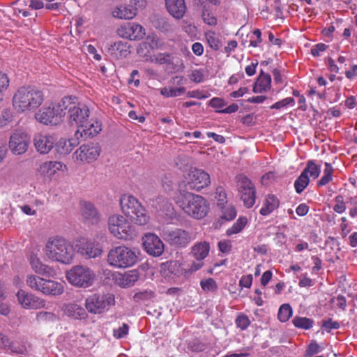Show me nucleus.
<instances>
[{
    "label": "nucleus",
    "instance_id": "2f4dec72",
    "mask_svg": "<svg viewBox=\"0 0 357 357\" xmlns=\"http://www.w3.org/2000/svg\"><path fill=\"white\" fill-rule=\"evenodd\" d=\"M209 249V243L204 241L194 245L191 253L196 259H204L208 255Z\"/></svg>",
    "mask_w": 357,
    "mask_h": 357
},
{
    "label": "nucleus",
    "instance_id": "3c124183",
    "mask_svg": "<svg viewBox=\"0 0 357 357\" xmlns=\"http://www.w3.org/2000/svg\"><path fill=\"white\" fill-rule=\"evenodd\" d=\"M128 325L127 324H123L122 326L114 330V336L118 339L123 338L128 334Z\"/></svg>",
    "mask_w": 357,
    "mask_h": 357
},
{
    "label": "nucleus",
    "instance_id": "f257e3e1",
    "mask_svg": "<svg viewBox=\"0 0 357 357\" xmlns=\"http://www.w3.org/2000/svg\"><path fill=\"white\" fill-rule=\"evenodd\" d=\"M44 101V93L35 86L20 87L13 97V105L18 112H33Z\"/></svg>",
    "mask_w": 357,
    "mask_h": 357
},
{
    "label": "nucleus",
    "instance_id": "37998d69",
    "mask_svg": "<svg viewBox=\"0 0 357 357\" xmlns=\"http://www.w3.org/2000/svg\"><path fill=\"white\" fill-rule=\"evenodd\" d=\"M207 42L209 46L214 50H218L222 46V43L218 38L215 36L214 32H208L206 34Z\"/></svg>",
    "mask_w": 357,
    "mask_h": 357
},
{
    "label": "nucleus",
    "instance_id": "e2e57ef3",
    "mask_svg": "<svg viewBox=\"0 0 357 357\" xmlns=\"http://www.w3.org/2000/svg\"><path fill=\"white\" fill-rule=\"evenodd\" d=\"M333 302L334 305L337 306L340 310H345L346 300L344 297L339 296L335 299H334Z\"/></svg>",
    "mask_w": 357,
    "mask_h": 357
},
{
    "label": "nucleus",
    "instance_id": "a878e982",
    "mask_svg": "<svg viewBox=\"0 0 357 357\" xmlns=\"http://www.w3.org/2000/svg\"><path fill=\"white\" fill-rule=\"evenodd\" d=\"M130 45L126 41H117L108 47L109 54L114 59H119L127 57L130 54Z\"/></svg>",
    "mask_w": 357,
    "mask_h": 357
},
{
    "label": "nucleus",
    "instance_id": "c03bdc74",
    "mask_svg": "<svg viewBox=\"0 0 357 357\" xmlns=\"http://www.w3.org/2000/svg\"><path fill=\"white\" fill-rule=\"evenodd\" d=\"M251 192L250 193L246 192L245 195H241V196H240V199L243 201L244 206L248 208L252 207L255 203L256 191L252 190Z\"/></svg>",
    "mask_w": 357,
    "mask_h": 357
},
{
    "label": "nucleus",
    "instance_id": "f3484780",
    "mask_svg": "<svg viewBox=\"0 0 357 357\" xmlns=\"http://www.w3.org/2000/svg\"><path fill=\"white\" fill-rule=\"evenodd\" d=\"M116 32L120 37L131 40L142 39L145 36V29L144 27L135 23H127L126 24L121 26L117 29Z\"/></svg>",
    "mask_w": 357,
    "mask_h": 357
},
{
    "label": "nucleus",
    "instance_id": "603ef678",
    "mask_svg": "<svg viewBox=\"0 0 357 357\" xmlns=\"http://www.w3.org/2000/svg\"><path fill=\"white\" fill-rule=\"evenodd\" d=\"M321 351L320 346L315 342H311L305 351L306 356H314Z\"/></svg>",
    "mask_w": 357,
    "mask_h": 357
},
{
    "label": "nucleus",
    "instance_id": "a18cd8bd",
    "mask_svg": "<svg viewBox=\"0 0 357 357\" xmlns=\"http://www.w3.org/2000/svg\"><path fill=\"white\" fill-rule=\"evenodd\" d=\"M257 82H258L259 84L261 85L263 88H265L266 91H268L271 88V77L268 74H266L264 73L263 70H261L257 78Z\"/></svg>",
    "mask_w": 357,
    "mask_h": 357
},
{
    "label": "nucleus",
    "instance_id": "1a4fd4ad",
    "mask_svg": "<svg viewBox=\"0 0 357 357\" xmlns=\"http://www.w3.org/2000/svg\"><path fill=\"white\" fill-rule=\"evenodd\" d=\"M110 232L117 238L129 240L135 235L130 223L121 215H114L108 220Z\"/></svg>",
    "mask_w": 357,
    "mask_h": 357
},
{
    "label": "nucleus",
    "instance_id": "0e129e2a",
    "mask_svg": "<svg viewBox=\"0 0 357 357\" xmlns=\"http://www.w3.org/2000/svg\"><path fill=\"white\" fill-rule=\"evenodd\" d=\"M216 194L218 195V199L220 204H223L227 202V195L222 188H217Z\"/></svg>",
    "mask_w": 357,
    "mask_h": 357
},
{
    "label": "nucleus",
    "instance_id": "ea45409f",
    "mask_svg": "<svg viewBox=\"0 0 357 357\" xmlns=\"http://www.w3.org/2000/svg\"><path fill=\"white\" fill-rule=\"evenodd\" d=\"M185 88L164 87L160 89V93L165 97H176L184 93Z\"/></svg>",
    "mask_w": 357,
    "mask_h": 357
},
{
    "label": "nucleus",
    "instance_id": "bb28decb",
    "mask_svg": "<svg viewBox=\"0 0 357 357\" xmlns=\"http://www.w3.org/2000/svg\"><path fill=\"white\" fill-rule=\"evenodd\" d=\"M160 273L164 278H173L181 275L183 270L181 268V264L178 261H169L161 264Z\"/></svg>",
    "mask_w": 357,
    "mask_h": 357
},
{
    "label": "nucleus",
    "instance_id": "13d9d810",
    "mask_svg": "<svg viewBox=\"0 0 357 357\" xmlns=\"http://www.w3.org/2000/svg\"><path fill=\"white\" fill-rule=\"evenodd\" d=\"M139 73L137 70H133L132 73H130V77L128 79V84L133 83L135 86H138L140 84V81L139 79Z\"/></svg>",
    "mask_w": 357,
    "mask_h": 357
},
{
    "label": "nucleus",
    "instance_id": "6e6d98bb",
    "mask_svg": "<svg viewBox=\"0 0 357 357\" xmlns=\"http://www.w3.org/2000/svg\"><path fill=\"white\" fill-rule=\"evenodd\" d=\"M9 86V79L6 74L0 72V91L4 93V91Z\"/></svg>",
    "mask_w": 357,
    "mask_h": 357
},
{
    "label": "nucleus",
    "instance_id": "338daca9",
    "mask_svg": "<svg viewBox=\"0 0 357 357\" xmlns=\"http://www.w3.org/2000/svg\"><path fill=\"white\" fill-rule=\"evenodd\" d=\"M272 278V272L271 271H265L261 278V284L265 287Z\"/></svg>",
    "mask_w": 357,
    "mask_h": 357
},
{
    "label": "nucleus",
    "instance_id": "de8ad7c7",
    "mask_svg": "<svg viewBox=\"0 0 357 357\" xmlns=\"http://www.w3.org/2000/svg\"><path fill=\"white\" fill-rule=\"evenodd\" d=\"M250 324V320L248 316L244 314H240L236 319V324L241 330H245Z\"/></svg>",
    "mask_w": 357,
    "mask_h": 357
},
{
    "label": "nucleus",
    "instance_id": "58836bf2",
    "mask_svg": "<svg viewBox=\"0 0 357 357\" xmlns=\"http://www.w3.org/2000/svg\"><path fill=\"white\" fill-rule=\"evenodd\" d=\"M247 224V218L245 217H240L233 226L227 230V235L231 236L241 231Z\"/></svg>",
    "mask_w": 357,
    "mask_h": 357
},
{
    "label": "nucleus",
    "instance_id": "c9c22d12",
    "mask_svg": "<svg viewBox=\"0 0 357 357\" xmlns=\"http://www.w3.org/2000/svg\"><path fill=\"white\" fill-rule=\"evenodd\" d=\"M310 178L303 172H301V175L296 178L294 182V188L296 192L301 194L304 189L309 185Z\"/></svg>",
    "mask_w": 357,
    "mask_h": 357
},
{
    "label": "nucleus",
    "instance_id": "393cba45",
    "mask_svg": "<svg viewBox=\"0 0 357 357\" xmlns=\"http://www.w3.org/2000/svg\"><path fill=\"white\" fill-rule=\"evenodd\" d=\"M165 1L167 10L173 17L177 20L183 18L187 9L184 0Z\"/></svg>",
    "mask_w": 357,
    "mask_h": 357
},
{
    "label": "nucleus",
    "instance_id": "09e8293b",
    "mask_svg": "<svg viewBox=\"0 0 357 357\" xmlns=\"http://www.w3.org/2000/svg\"><path fill=\"white\" fill-rule=\"evenodd\" d=\"M200 284L204 291H215L217 289L216 282L213 278L202 280Z\"/></svg>",
    "mask_w": 357,
    "mask_h": 357
},
{
    "label": "nucleus",
    "instance_id": "a211bd4d",
    "mask_svg": "<svg viewBox=\"0 0 357 357\" xmlns=\"http://www.w3.org/2000/svg\"><path fill=\"white\" fill-rule=\"evenodd\" d=\"M29 138L23 132L16 131L10 137L9 147L15 155H21L27 151Z\"/></svg>",
    "mask_w": 357,
    "mask_h": 357
},
{
    "label": "nucleus",
    "instance_id": "774afa93",
    "mask_svg": "<svg viewBox=\"0 0 357 357\" xmlns=\"http://www.w3.org/2000/svg\"><path fill=\"white\" fill-rule=\"evenodd\" d=\"M309 207L305 204H301L296 209V213L300 216H303L307 213Z\"/></svg>",
    "mask_w": 357,
    "mask_h": 357
},
{
    "label": "nucleus",
    "instance_id": "cd10ccee",
    "mask_svg": "<svg viewBox=\"0 0 357 357\" xmlns=\"http://www.w3.org/2000/svg\"><path fill=\"white\" fill-rule=\"evenodd\" d=\"M113 16L120 19L130 20L137 15V8L132 5L120 6L112 12Z\"/></svg>",
    "mask_w": 357,
    "mask_h": 357
},
{
    "label": "nucleus",
    "instance_id": "72a5a7b5",
    "mask_svg": "<svg viewBox=\"0 0 357 357\" xmlns=\"http://www.w3.org/2000/svg\"><path fill=\"white\" fill-rule=\"evenodd\" d=\"M238 190L239 197L241 195H245L246 192H252V190H255V188L252 181L245 176H239L238 177Z\"/></svg>",
    "mask_w": 357,
    "mask_h": 357
},
{
    "label": "nucleus",
    "instance_id": "20e7f679",
    "mask_svg": "<svg viewBox=\"0 0 357 357\" xmlns=\"http://www.w3.org/2000/svg\"><path fill=\"white\" fill-rule=\"evenodd\" d=\"M45 254L50 259L63 264H70L74 256V248L63 238H50L45 245Z\"/></svg>",
    "mask_w": 357,
    "mask_h": 357
},
{
    "label": "nucleus",
    "instance_id": "5701e85b",
    "mask_svg": "<svg viewBox=\"0 0 357 357\" xmlns=\"http://www.w3.org/2000/svg\"><path fill=\"white\" fill-rule=\"evenodd\" d=\"M138 279L139 273L136 270L129 271L124 273H116L113 275L115 284L123 288L133 286Z\"/></svg>",
    "mask_w": 357,
    "mask_h": 357
},
{
    "label": "nucleus",
    "instance_id": "0eeeda50",
    "mask_svg": "<svg viewBox=\"0 0 357 357\" xmlns=\"http://www.w3.org/2000/svg\"><path fill=\"white\" fill-rule=\"evenodd\" d=\"M136 252L126 246H117L110 250L107 255V262L116 268H127L137 261Z\"/></svg>",
    "mask_w": 357,
    "mask_h": 357
},
{
    "label": "nucleus",
    "instance_id": "c756f323",
    "mask_svg": "<svg viewBox=\"0 0 357 357\" xmlns=\"http://www.w3.org/2000/svg\"><path fill=\"white\" fill-rule=\"evenodd\" d=\"M280 204L278 199L273 195H268L265 199L264 206L260 209L261 215H267L276 209Z\"/></svg>",
    "mask_w": 357,
    "mask_h": 357
},
{
    "label": "nucleus",
    "instance_id": "680f3d73",
    "mask_svg": "<svg viewBox=\"0 0 357 357\" xmlns=\"http://www.w3.org/2000/svg\"><path fill=\"white\" fill-rule=\"evenodd\" d=\"M209 105L213 108H222L225 105V103L222 98H213L210 100Z\"/></svg>",
    "mask_w": 357,
    "mask_h": 357
},
{
    "label": "nucleus",
    "instance_id": "7ed1b4c3",
    "mask_svg": "<svg viewBox=\"0 0 357 357\" xmlns=\"http://www.w3.org/2000/svg\"><path fill=\"white\" fill-rule=\"evenodd\" d=\"M114 297L112 296H100L93 294L88 297L84 301H78L66 303L62 310L64 312H77L85 309L88 312H96L101 310H108L109 307L114 304Z\"/></svg>",
    "mask_w": 357,
    "mask_h": 357
},
{
    "label": "nucleus",
    "instance_id": "473e14b6",
    "mask_svg": "<svg viewBox=\"0 0 357 357\" xmlns=\"http://www.w3.org/2000/svg\"><path fill=\"white\" fill-rule=\"evenodd\" d=\"M151 23L155 29L162 32H167L172 29V25L167 18L159 15H154L151 17Z\"/></svg>",
    "mask_w": 357,
    "mask_h": 357
},
{
    "label": "nucleus",
    "instance_id": "2eb2a0df",
    "mask_svg": "<svg viewBox=\"0 0 357 357\" xmlns=\"http://www.w3.org/2000/svg\"><path fill=\"white\" fill-rule=\"evenodd\" d=\"M16 296L18 303L24 308L38 310L45 307V302L43 299L22 289L17 291Z\"/></svg>",
    "mask_w": 357,
    "mask_h": 357
},
{
    "label": "nucleus",
    "instance_id": "e433bc0d",
    "mask_svg": "<svg viewBox=\"0 0 357 357\" xmlns=\"http://www.w3.org/2000/svg\"><path fill=\"white\" fill-rule=\"evenodd\" d=\"M71 142L66 139H60L55 145V150L60 155H67L72 151Z\"/></svg>",
    "mask_w": 357,
    "mask_h": 357
},
{
    "label": "nucleus",
    "instance_id": "4c0bfd02",
    "mask_svg": "<svg viewBox=\"0 0 357 357\" xmlns=\"http://www.w3.org/2000/svg\"><path fill=\"white\" fill-rule=\"evenodd\" d=\"M303 172L309 176V174L314 179L317 178L321 172L320 166L317 165L314 161L308 160L306 164V167Z\"/></svg>",
    "mask_w": 357,
    "mask_h": 357
},
{
    "label": "nucleus",
    "instance_id": "4be33fe9",
    "mask_svg": "<svg viewBox=\"0 0 357 357\" xmlns=\"http://www.w3.org/2000/svg\"><path fill=\"white\" fill-rule=\"evenodd\" d=\"M54 137L51 135L38 133L33 137L34 146L41 154L48 153L54 147Z\"/></svg>",
    "mask_w": 357,
    "mask_h": 357
},
{
    "label": "nucleus",
    "instance_id": "49530a36",
    "mask_svg": "<svg viewBox=\"0 0 357 357\" xmlns=\"http://www.w3.org/2000/svg\"><path fill=\"white\" fill-rule=\"evenodd\" d=\"M335 205L333 210L337 213H342L346 210V204L342 195H337L335 198Z\"/></svg>",
    "mask_w": 357,
    "mask_h": 357
},
{
    "label": "nucleus",
    "instance_id": "ddd939ff",
    "mask_svg": "<svg viewBox=\"0 0 357 357\" xmlns=\"http://www.w3.org/2000/svg\"><path fill=\"white\" fill-rule=\"evenodd\" d=\"M162 236L169 245L178 248L186 247L192 240L190 233L182 229L164 231Z\"/></svg>",
    "mask_w": 357,
    "mask_h": 357
},
{
    "label": "nucleus",
    "instance_id": "8fccbe9b",
    "mask_svg": "<svg viewBox=\"0 0 357 357\" xmlns=\"http://www.w3.org/2000/svg\"><path fill=\"white\" fill-rule=\"evenodd\" d=\"M294 99L293 98H291V97H289V98H286L280 101H278L277 102H275V104H273V105H271L270 107L271 109H281L282 107H286L287 105H294Z\"/></svg>",
    "mask_w": 357,
    "mask_h": 357
},
{
    "label": "nucleus",
    "instance_id": "aec40b11",
    "mask_svg": "<svg viewBox=\"0 0 357 357\" xmlns=\"http://www.w3.org/2000/svg\"><path fill=\"white\" fill-rule=\"evenodd\" d=\"M76 247L77 252L86 259L98 257L102 252L98 245L92 241H80Z\"/></svg>",
    "mask_w": 357,
    "mask_h": 357
},
{
    "label": "nucleus",
    "instance_id": "f704fd0d",
    "mask_svg": "<svg viewBox=\"0 0 357 357\" xmlns=\"http://www.w3.org/2000/svg\"><path fill=\"white\" fill-rule=\"evenodd\" d=\"M154 297L155 294L153 291L145 290L136 293L133 296V299L136 303L148 305L149 302L152 301Z\"/></svg>",
    "mask_w": 357,
    "mask_h": 357
},
{
    "label": "nucleus",
    "instance_id": "c85d7f7f",
    "mask_svg": "<svg viewBox=\"0 0 357 357\" xmlns=\"http://www.w3.org/2000/svg\"><path fill=\"white\" fill-rule=\"evenodd\" d=\"M63 163L58 161H47L40 165L37 169V172L41 176H45L48 174H54L58 170L62 169Z\"/></svg>",
    "mask_w": 357,
    "mask_h": 357
},
{
    "label": "nucleus",
    "instance_id": "9d476101",
    "mask_svg": "<svg viewBox=\"0 0 357 357\" xmlns=\"http://www.w3.org/2000/svg\"><path fill=\"white\" fill-rule=\"evenodd\" d=\"M66 278L70 283L75 286L87 287L92 284L95 274L88 267L76 266L67 272Z\"/></svg>",
    "mask_w": 357,
    "mask_h": 357
},
{
    "label": "nucleus",
    "instance_id": "423d86ee",
    "mask_svg": "<svg viewBox=\"0 0 357 357\" xmlns=\"http://www.w3.org/2000/svg\"><path fill=\"white\" fill-rule=\"evenodd\" d=\"M123 213L139 225H145L149 221V215L139 201L131 195H123L120 200Z\"/></svg>",
    "mask_w": 357,
    "mask_h": 357
},
{
    "label": "nucleus",
    "instance_id": "69168bd1",
    "mask_svg": "<svg viewBox=\"0 0 357 357\" xmlns=\"http://www.w3.org/2000/svg\"><path fill=\"white\" fill-rule=\"evenodd\" d=\"M231 247L230 243L228 241H220L218 243L219 250L223 253L229 252Z\"/></svg>",
    "mask_w": 357,
    "mask_h": 357
},
{
    "label": "nucleus",
    "instance_id": "79ce46f5",
    "mask_svg": "<svg viewBox=\"0 0 357 357\" xmlns=\"http://www.w3.org/2000/svg\"><path fill=\"white\" fill-rule=\"evenodd\" d=\"M340 327V323L334 321L332 319H324L321 321V328L327 333H330L331 330L338 329Z\"/></svg>",
    "mask_w": 357,
    "mask_h": 357
},
{
    "label": "nucleus",
    "instance_id": "6ab92c4d",
    "mask_svg": "<svg viewBox=\"0 0 357 357\" xmlns=\"http://www.w3.org/2000/svg\"><path fill=\"white\" fill-rule=\"evenodd\" d=\"M80 213L84 222L88 225H97L102 217L93 204L89 202H81Z\"/></svg>",
    "mask_w": 357,
    "mask_h": 357
},
{
    "label": "nucleus",
    "instance_id": "7c9ffc66",
    "mask_svg": "<svg viewBox=\"0 0 357 357\" xmlns=\"http://www.w3.org/2000/svg\"><path fill=\"white\" fill-rule=\"evenodd\" d=\"M30 264L34 271L43 275H50L52 268L41 263L40 259L34 255L30 256Z\"/></svg>",
    "mask_w": 357,
    "mask_h": 357
},
{
    "label": "nucleus",
    "instance_id": "4468645a",
    "mask_svg": "<svg viewBox=\"0 0 357 357\" xmlns=\"http://www.w3.org/2000/svg\"><path fill=\"white\" fill-rule=\"evenodd\" d=\"M100 146L98 143L82 144L73 153V157L81 162H91L96 160L100 155Z\"/></svg>",
    "mask_w": 357,
    "mask_h": 357
},
{
    "label": "nucleus",
    "instance_id": "b1692460",
    "mask_svg": "<svg viewBox=\"0 0 357 357\" xmlns=\"http://www.w3.org/2000/svg\"><path fill=\"white\" fill-rule=\"evenodd\" d=\"M160 45V41L154 34L149 35L145 40L141 43L137 47V54L142 57H148L151 52Z\"/></svg>",
    "mask_w": 357,
    "mask_h": 357
},
{
    "label": "nucleus",
    "instance_id": "bf43d9fd",
    "mask_svg": "<svg viewBox=\"0 0 357 357\" xmlns=\"http://www.w3.org/2000/svg\"><path fill=\"white\" fill-rule=\"evenodd\" d=\"M327 48H328V45H326V44H324V43L317 44L311 49V54L314 56H319L320 52H324Z\"/></svg>",
    "mask_w": 357,
    "mask_h": 357
},
{
    "label": "nucleus",
    "instance_id": "6e6552de",
    "mask_svg": "<svg viewBox=\"0 0 357 357\" xmlns=\"http://www.w3.org/2000/svg\"><path fill=\"white\" fill-rule=\"evenodd\" d=\"M26 284L31 289L45 295L58 296L63 291V287L61 283L33 275L27 277Z\"/></svg>",
    "mask_w": 357,
    "mask_h": 357
},
{
    "label": "nucleus",
    "instance_id": "864d4df0",
    "mask_svg": "<svg viewBox=\"0 0 357 357\" xmlns=\"http://www.w3.org/2000/svg\"><path fill=\"white\" fill-rule=\"evenodd\" d=\"M236 216V209L233 206H230L225 208V210L223 211V214L221 218L228 221L234 219Z\"/></svg>",
    "mask_w": 357,
    "mask_h": 357
},
{
    "label": "nucleus",
    "instance_id": "9b49d317",
    "mask_svg": "<svg viewBox=\"0 0 357 357\" xmlns=\"http://www.w3.org/2000/svg\"><path fill=\"white\" fill-rule=\"evenodd\" d=\"M64 112L59 102L56 107H43L36 114V119L46 126H56L63 121Z\"/></svg>",
    "mask_w": 357,
    "mask_h": 357
},
{
    "label": "nucleus",
    "instance_id": "052dcab7",
    "mask_svg": "<svg viewBox=\"0 0 357 357\" xmlns=\"http://www.w3.org/2000/svg\"><path fill=\"white\" fill-rule=\"evenodd\" d=\"M252 282V275L249 274L248 275L243 276L240 280V285L243 287L249 288Z\"/></svg>",
    "mask_w": 357,
    "mask_h": 357
},
{
    "label": "nucleus",
    "instance_id": "dca6fc26",
    "mask_svg": "<svg viewBox=\"0 0 357 357\" xmlns=\"http://www.w3.org/2000/svg\"><path fill=\"white\" fill-rule=\"evenodd\" d=\"M143 246L146 252L153 257H159L164 252V244L160 238L153 234H145Z\"/></svg>",
    "mask_w": 357,
    "mask_h": 357
},
{
    "label": "nucleus",
    "instance_id": "4d7b16f0",
    "mask_svg": "<svg viewBox=\"0 0 357 357\" xmlns=\"http://www.w3.org/2000/svg\"><path fill=\"white\" fill-rule=\"evenodd\" d=\"M202 18L204 22L210 26H215L217 24V19L208 13L204 12Z\"/></svg>",
    "mask_w": 357,
    "mask_h": 357
},
{
    "label": "nucleus",
    "instance_id": "f03ea898",
    "mask_svg": "<svg viewBox=\"0 0 357 357\" xmlns=\"http://www.w3.org/2000/svg\"><path fill=\"white\" fill-rule=\"evenodd\" d=\"M176 203L185 213L197 219L205 217L209 209L208 203L205 198L183 190L181 185H179Z\"/></svg>",
    "mask_w": 357,
    "mask_h": 357
},
{
    "label": "nucleus",
    "instance_id": "412c9836",
    "mask_svg": "<svg viewBox=\"0 0 357 357\" xmlns=\"http://www.w3.org/2000/svg\"><path fill=\"white\" fill-rule=\"evenodd\" d=\"M102 130L101 123L95 119H88V121L75 132V137L79 138L80 137L87 139L93 137L98 134Z\"/></svg>",
    "mask_w": 357,
    "mask_h": 357
},
{
    "label": "nucleus",
    "instance_id": "39448f33",
    "mask_svg": "<svg viewBox=\"0 0 357 357\" xmlns=\"http://www.w3.org/2000/svg\"><path fill=\"white\" fill-rule=\"evenodd\" d=\"M75 98L64 97L59 102V107H63L64 116L68 114V120L70 126L80 128L89 119L90 110L84 105H76L73 101Z\"/></svg>",
    "mask_w": 357,
    "mask_h": 357
},
{
    "label": "nucleus",
    "instance_id": "f8f14e48",
    "mask_svg": "<svg viewBox=\"0 0 357 357\" xmlns=\"http://www.w3.org/2000/svg\"><path fill=\"white\" fill-rule=\"evenodd\" d=\"M211 183L210 176L204 170L199 169H192L188 174V178L186 183L182 185L183 189L188 191L195 190L197 191L208 186Z\"/></svg>",
    "mask_w": 357,
    "mask_h": 357
},
{
    "label": "nucleus",
    "instance_id": "a19ab883",
    "mask_svg": "<svg viewBox=\"0 0 357 357\" xmlns=\"http://www.w3.org/2000/svg\"><path fill=\"white\" fill-rule=\"evenodd\" d=\"M293 324L297 328L309 329L312 326L313 321L306 317L296 316L293 319Z\"/></svg>",
    "mask_w": 357,
    "mask_h": 357
},
{
    "label": "nucleus",
    "instance_id": "5fc2aeb1",
    "mask_svg": "<svg viewBox=\"0 0 357 357\" xmlns=\"http://www.w3.org/2000/svg\"><path fill=\"white\" fill-rule=\"evenodd\" d=\"M204 77L203 71L200 69L192 70L190 75V79L195 83L202 82L204 80Z\"/></svg>",
    "mask_w": 357,
    "mask_h": 357
}]
</instances>
